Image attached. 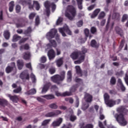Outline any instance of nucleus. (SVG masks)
Wrapping results in <instances>:
<instances>
[{"instance_id": "4be33fe9", "label": "nucleus", "mask_w": 128, "mask_h": 128, "mask_svg": "<svg viewBox=\"0 0 128 128\" xmlns=\"http://www.w3.org/2000/svg\"><path fill=\"white\" fill-rule=\"evenodd\" d=\"M14 2L12 1L9 4V10L10 12L14 10Z\"/></svg>"}, {"instance_id": "b1692460", "label": "nucleus", "mask_w": 128, "mask_h": 128, "mask_svg": "<svg viewBox=\"0 0 128 128\" xmlns=\"http://www.w3.org/2000/svg\"><path fill=\"white\" fill-rule=\"evenodd\" d=\"M104 96L105 104H108V100H110V96L108 95V93H105Z\"/></svg>"}, {"instance_id": "79ce46f5", "label": "nucleus", "mask_w": 128, "mask_h": 128, "mask_svg": "<svg viewBox=\"0 0 128 128\" xmlns=\"http://www.w3.org/2000/svg\"><path fill=\"white\" fill-rule=\"evenodd\" d=\"M0 104H8V101L4 99H0Z\"/></svg>"}, {"instance_id": "69168bd1", "label": "nucleus", "mask_w": 128, "mask_h": 128, "mask_svg": "<svg viewBox=\"0 0 128 128\" xmlns=\"http://www.w3.org/2000/svg\"><path fill=\"white\" fill-rule=\"evenodd\" d=\"M16 12H20V6L18 5L16 6Z\"/></svg>"}, {"instance_id": "6e6d98bb", "label": "nucleus", "mask_w": 128, "mask_h": 128, "mask_svg": "<svg viewBox=\"0 0 128 128\" xmlns=\"http://www.w3.org/2000/svg\"><path fill=\"white\" fill-rule=\"evenodd\" d=\"M116 82V78H114V77H112L110 81L111 84H115Z\"/></svg>"}, {"instance_id": "393cba45", "label": "nucleus", "mask_w": 128, "mask_h": 128, "mask_svg": "<svg viewBox=\"0 0 128 128\" xmlns=\"http://www.w3.org/2000/svg\"><path fill=\"white\" fill-rule=\"evenodd\" d=\"M80 10H82V0H76Z\"/></svg>"}, {"instance_id": "0e129e2a", "label": "nucleus", "mask_w": 128, "mask_h": 128, "mask_svg": "<svg viewBox=\"0 0 128 128\" xmlns=\"http://www.w3.org/2000/svg\"><path fill=\"white\" fill-rule=\"evenodd\" d=\"M52 126H58L60 125H59L58 123V122L56 121H54L52 123Z\"/></svg>"}, {"instance_id": "37998d69", "label": "nucleus", "mask_w": 128, "mask_h": 128, "mask_svg": "<svg viewBox=\"0 0 128 128\" xmlns=\"http://www.w3.org/2000/svg\"><path fill=\"white\" fill-rule=\"evenodd\" d=\"M89 106L88 104L86 103L85 104H83L82 106V110H86V108H88Z\"/></svg>"}, {"instance_id": "c03bdc74", "label": "nucleus", "mask_w": 128, "mask_h": 128, "mask_svg": "<svg viewBox=\"0 0 128 128\" xmlns=\"http://www.w3.org/2000/svg\"><path fill=\"white\" fill-rule=\"evenodd\" d=\"M62 22V18L59 17L58 18L56 22L57 26L60 24V23Z\"/></svg>"}, {"instance_id": "f257e3e1", "label": "nucleus", "mask_w": 128, "mask_h": 128, "mask_svg": "<svg viewBox=\"0 0 128 128\" xmlns=\"http://www.w3.org/2000/svg\"><path fill=\"white\" fill-rule=\"evenodd\" d=\"M58 32V30L56 29H52L47 33L46 35V38L48 40H49L50 44H48L46 46V50H50L53 46V48H56V42L54 41V40H52V38H54V36H56V40H58V36L56 34Z\"/></svg>"}, {"instance_id": "2f4dec72", "label": "nucleus", "mask_w": 128, "mask_h": 128, "mask_svg": "<svg viewBox=\"0 0 128 128\" xmlns=\"http://www.w3.org/2000/svg\"><path fill=\"white\" fill-rule=\"evenodd\" d=\"M34 6H35L36 10H40V4H38V1H34Z\"/></svg>"}, {"instance_id": "5fc2aeb1", "label": "nucleus", "mask_w": 128, "mask_h": 128, "mask_svg": "<svg viewBox=\"0 0 128 128\" xmlns=\"http://www.w3.org/2000/svg\"><path fill=\"white\" fill-rule=\"evenodd\" d=\"M65 100H66V102H69L70 104L74 103V99H72V98H66Z\"/></svg>"}, {"instance_id": "58836bf2", "label": "nucleus", "mask_w": 128, "mask_h": 128, "mask_svg": "<svg viewBox=\"0 0 128 128\" xmlns=\"http://www.w3.org/2000/svg\"><path fill=\"white\" fill-rule=\"evenodd\" d=\"M50 122V120H46L42 122V126H46V124H48Z\"/></svg>"}, {"instance_id": "39448f33", "label": "nucleus", "mask_w": 128, "mask_h": 128, "mask_svg": "<svg viewBox=\"0 0 128 128\" xmlns=\"http://www.w3.org/2000/svg\"><path fill=\"white\" fill-rule=\"evenodd\" d=\"M66 76V72L63 71L61 72V75L60 76L58 74H56L51 77V80L53 82H55L56 84H60L62 80H64Z\"/></svg>"}, {"instance_id": "4c0bfd02", "label": "nucleus", "mask_w": 128, "mask_h": 128, "mask_svg": "<svg viewBox=\"0 0 128 128\" xmlns=\"http://www.w3.org/2000/svg\"><path fill=\"white\" fill-rule=\"evenodd\" d=\"M38 68H40V70H42V68H45L46 70H48V65H44L42 64H39Z\"/></svg>"}, {"instance_id": "c9c22d12", "label": "nucleus", "mask_w": 128, "mask_h": 128, "mask_svg": "<svg viewBox=\"0 0 128 128\" xmlns=\"http://www.w3.org/2000/svg\"><path fill=\"white\" fill-rule=\"evenodd\" d=\"M105 16H106V13H104V12H100V14L98 16V19L102 20V18H104Z\"/></svg>"}, {"instance_id": "412c9836", "label": "nucleus", "mask_w": 128, "mask_h": 128, "mask_svg": "<svg viewBox=\"0 0 128 128\" xmlns=\"http://www.w3.org/2000/svg\"><path fill=\"white\" fill-rule=\"evenodd\" d=\"M20 38H22V37H20V36H19L17 34H15L13 36L12 42H18V40H20Z\"/></svg>"}, {"instance_id": "e2e57ef3", "label": "nucleus", "mask_w": 128, "mask_h": 128, "mask_svg": "<svg viewBox=\"0 0 128 128\" xmlns=\"http://www.w3.org/2000/svg\"><path fill=\"white\" fill-rule=\"evenodd\" d=\"M51 6H52V12H54V10H56V4H54L52 3L51 4Z\"/></svg>"}, {"instance_id": "09e8293b", "label": "nucleus", "mask_w": 128, "mask_h": 128, "mask_svg": "<svg viewBox=\"0 0 128 128\" xmlns=\"http://www.w3.org/2000/svg\"><path fill=\"white\" fill-rule=\"evenodd\" d=\"M30 78L32 80V82H36V76L33 74H32L30 75Z\"/></svg>"}, {"instance_id": "1a4fd4ad", "label": "nucleus", "mask_w": 128, "mask_h": 128, "mask_svg": "<svg viewBox=\"0 0 128 128\" xmlns=\"http://www.w3.org/2000/svg\"><path fill=\"white\" fill-rule=\"evenodd\" d=\"M6 96L9 98L10 100H12V102H18V97L16 95L12 96L10 94H7Z\"/></svg>"}, {"instance_id": "f3484780", "label": "nucleus", "mask_w": 128, "mask_h": 128, "mask_svg": "<svg viewBox=\"0 0 128 128\" xmlns=\"http://www.w3.org/2000/svg\"><path fill=\"white\" fill-rule=\"evenodd\" d=\"M36 94V90L34 88L32 89L29 91L25 92V94L26 96H30V94Z\"/></svg>"}, {"instance_id": "473e14b6", "label": "nucleus", "mask_w": 128, "mask_h": 128, "mask_svg": "<svg viewBox=\"0 0 128 128\" xmlns=\"http://www.w3.org/2000/svg\"><path fill=\"white\" fill-rule=\"evenodd\" d=\"M49 108H52L53 110H56L58 106L56 105V104L53 103L49 105Z\"/></svg>"}, {"instance_id": "e433bc0d", "label": "nucleus", "mask_w": 128, "mask_h": 128, "mask_svg": "<svg viewBox=\"0 0 128 128\" xmlns=\"http://www.w3.org/2000/svg\"><path fill=\"white\" fill-rule=\"evenodd\" d=\"M102 108H100V120H104V114H102Z\"/></svg>"}, {"instance_id": "4468645a", "label": "nucleus", "mask_w": 128, "mask_h": 128, "mask_svg": "<svg viewBox=\"0 0 128 128\" xmlns=\"http://www.w3.org/2000/svg\"><path fill=\"white\" fill-rule=\"evenodd\" d=\"M105 104L108 106H109V108H112L116 104V102L112 100H110L107 101V103Z\"/></svg>"}, {"instance_id": "cd10ccee", "label": "nucleus", "mask_w": 128, "mask_h": 128, "mask_svg": "<svg viewBox=\"0 0 128 128\" xmlns=\"http://www.w3.org/2000/svg\"><path fill=\"white\" fill-rule=\"evenodd\" d=\"M30 46L28 44H26L24 46H20V50H28Z\"/></svg>"}, {"instance_id": "de8ad7c7", "label": "nucleus", "mask_w": 128, "mask_h": 128, "mask_svg": "<svg viewBox=\"0 0 128 128\" xmlns=\"http://www.w3.org/2000/svg\"><path fill=\"white\" fill-rule=\"evenodd\" d=\"M128 14H124L123 15V16L122 18V22H126V20H128Z\"/></svg>"}, {"instance_id": "dca6fc26", "label": "nucleus", "mask_w": 128, "mask_h": 128, "mask_svg": "<svg viewBox=\"0 0 128 128\" xmlns=\"http://www.w3.org/2000/svg\"><path fill=\"white\" fill-rule=\"evenodd\" d=\"M17 66L18 70H22L24 68V62L22 60H17Z\"/></svg>"}, {"instance_id": "13d9d810", "label": "nucleus", "mask_w": 128, "mask_h": 128, "mask_svg": "<svg viewBox=\"0 0 128 128\" xmlns=\"http://www.w3.org/2000/svg\"><path fill=\"white\" fill-rule=\"evenodd\" d=\"M90 30L92 34H96V27H92Z\"/></svg>"}, {"instance_id": "ea45409f", "label": "nucleus", "mask_w": 128, "mask_h": 128, "mask_svg": "<svg viewBox=\"0 0 128 128\" xmlns=\"http://www.w3.org/2000/svg\"><path fill=\"white\" fill-rule=\"evenodd\" d=\"M49 72L50 74H54L56 72V68H54V67L50 68L49 70Z\"/></svg>"}, {"instance_id": "3c124183", "label": "nucleus", "mask_w": 128, "mask_h": 128, "mask_svg": "<svg viewBox=\"0 0 128 128\" xmlns=\"http://www.w3.org/2000/svg\"><path fill=\"white\" fill-rule=\"evenodd\" d=\"M35 22L36 26H38V24H40V17H38V16H36Z\"/></svg>"}, {"instance_id": "4d7b16f0", "label": "nucleus", "mask_w": 128, "mask_h": 128, "mask_svg": "<svg viewBox=\"0 0 128 128\" xmlns=\"http://www.w3.org/2000/svg\"><path fill=\"white\" fill-rule=\"evenodd\" d=\"M36 16V13H31L29 15V18L30 20H34V18Z\"/></svg>"}, {"instance_id": "c756f323", "label": "nucleus", "mask_w": 128, "mask_h": 128, "mask_svg": "<svg viewBox=\"0 0 128 128\" xmlns=\"http://www.w3.org/2000/svg\"><path fill=\"white\" fill-rule=\"evenodd\" d=\"M4 36L6 40L10 38V34L8 30H6L4 32Z\"/></svg>"}, {"instance_id": "680f3d73", "label": "nucleus", "mask_w": 128, "mask_h": 128, "mask_svg": "<svg viewBox=\"0 0 128 128\" xmlns=\"http://www.w3.org/2000/svg\"><path fill=\"white\" fill-rule=\"evenodd\" d=\"M84 32L86 36H88V34H90V30H88V29L86 28L84 30Z\"/></svg>"}, {"instance_id": "6ab92c4d", "label": "nucleus", "mask_w": 128, "mask_h": 128, "mask_svg": "<svg viewBox=\"0 0 128 128\" xmlns=\"http://www.w3.org/2000/svg\"><path fill=\"white\" fill-rule=\"evenodd\" d=\"M50 84H49L44 86L43 87L42 90V94H46V92H48V88H50Z\"/></svg>"}, {"instance_id": "ddd939ff", "label": "nucleus", "mask_w": 128, "mask_h": 128, "mask_svg": "<svg viewBox=\"0 0 128 128\" xmlns=\"http://www.w3.org/2000/svg\"><path fill=\"white\" fill-rule=\"evenodd\" d=\"M100 8H97V9L95 10L94 11L92 14H91V16H90L91 18H94L97 16L100 13Z\"/></svg>"}, {"instance_id": "f704fd0d", "label": "nucleus", "mask_w": 128, "mask_h": 128, "mask_svg": "<svg viewBox=\"0 0 128 128\" xmlns=\"http://www.w3.org/2000/svg\"><path fill=\"white\" fill-rule=\"evenodd\" d=\"M80 128H94V125L92 124H88L84 126V124H83Z\"/></svg>"}, {"instance_id": "423d86ee", "label": "nucleus", "mask_w": 128, "mask_h": 128, "mask_svg": "<svg viewBox=\"0 0 128 128\" xmlns=\"http://www.w3.org/2000/svg\"><path fill=\"white\" fill-rule=\"evenodd\" d=\"M59 32L62 34V36H66V35L65 34L64 32L68 34L69 36H72V31L68 28V26L65 25L62 28H58Z\"/></svg>"}, {"instance_id": "bb28decb", "label": "nucleus", "mask_w": 128, "mask_h": 128, "mask_svg": "<svg viewBox=\"0 0 128 128\" xmlns=\"http://www.w3.org/2000/svg\"><path fill=\"white\" fill-rule=\"evenodd\" d=\"M75 68L76 70V72L78 74H80L82 76V70H80V67L78 66H76Z\"/></svg>"}, {"instance_id": "a878e982", "label": "nucleus", "mask_w": 128, "mask_h": 128, "mask_svg": "<svg viewBox=\"0 0 128 128\" xmlns=\"http://www.w3.org/2000/svg\"><path fill=\"white\" fill-rule=\"evenodd\" d=\"M67 81L72 82V72L68 71L67 73Z\"/></svg>"}, {"instance_id": "f8f14e48", "label": "nucleus", "mask_w": 128, "mask_h": 128, "mask_svg": "<svg viewBox=\"0 0 128 128\" xmlns=\"http://www.w3.org/2000/svg\"><path fill=\"white\" fill-rule=\"evenodd\" d=\"M84 100L86 102H92V96L86 93L85 94Z\"/></svg>"}, {"instance_id": "7ed1b4c3", "label": "nucleus", "mask_w": 128, "mask_h": 128, "mask_svg": "<svg viewBox=\"0 0 128 128\" xmlns=\"http://www.w3.org/2000/svg\"><path fill=\"white\" fill-rule=\"evenodd\" d=\"M86 52V49L83 48L82 53L80 52H74L70 55L72 60H78L74 61L75 64H80L84 60V54Z\"/></svg>"}, {"instance_id": "bf43d9fd", "label": "nucleus", "mask_w": 128, "mask_h": 128, "mask_svg": "<svg viewBox=\"0 0 128 128\" xmlns=\"http://www.w3.org/2000/svg\"><path fill=\"white\" fill-rule=\"evenodd\" d=\"M62 120H63L62 118H60L56 120V122H58V124H59V126H60V124L62 122Z\"/></svg>"}, {"instance_id": "20e7f679", "label": "nucleus", "mask_w": 128, "mask_h": 128, "mask_svg": "<svg viewBox=\"0 0 128 128\" xmlns=\"http://www.w3.org/2000/svg\"><path fill=\"white\" fill-rule=\"evenodd\" d=\"M75 16H76V8L72 6H68L65 12L66 18H68L70 20H74V18Z\"/></svg>"}, {"instance_id": "72a5a7b5", "label": "nucleus", "mask_w": 128, "mask_h": 128, "mask_svg": "<svg viewBox=\"0 0 128 128\" xmlns=\"http://www.w3.org/2000/svg\"><path fill=\"white\" fill-rule=\"evenodd\" d=\"M58 66H60L62 65V58H60L56 62Z\"/></svg>"}, {"instance_id": "a18cd8bd", "label": "nucleus", "mask_w": 128, "mask_h": 128, "mask_svg": "<svg viewBox=\"0 0 128 128\" xmlns=\"http://www.w3.org/2000/svg\"><path fill=\"white\" fill-rule=\"evenodd\" d=\"M70 120L71 122H74L76 120V116L74 115H71L70 116Z\"/></svg>"}, {"instance_id": "c85d7f7f", "label": "nucleus", "mask_w": 128, "mask_h": 128, "mask_svg": "<svg viewBox=\"0 0 128 128\" xmlns=\"http://www.w3.org/2000/svg\"><path fill=\"white\" fill-rule=\"evenodd\" d=\"M45 116H46V118L54 117V112H49L45 115Z\"/></svg>"}, {"instance_id": "864d4df0", "label": "nucleus", "mask_w": 128, "mask_h": 128, "mask_svg": "<svg viewBox=\"0 0 128 128\" xmlns=\"http://www.w3.org/2000/svg\"><path fill=\"white\" fill-rule=\"evenodd\" d=\"M86 40V38L79 39L78 42H80V44H84Z\"/></svg>"}, {"instance_id": "a19ab883", "label": "nucleus", "mask_w": 128, "mask_h": 128, "mask_svg": "<svg viewBox=\"0 0 128 128\" xmlns=\"http://www.w3.org/2000/svg\"><path fill=\"white\" fill-rule=\"evenodd\" d=\"M54 112V116H58V114H62V111L60 110H56Z\"/></svg>"}, {"instance_id": "5701e85b", "label": "nucleus", "mask_w": 128, "mask_h": 128, "mask_svg": "<svg viewBox=\"0 0 128 128\" xmlns=\"http://www.w3.org/2000/svg\"><path fill=\"white\" fill-rule=\"evenodd\" d=\"M116 32L118 34H120V36H122V30L118 27H116L115 28Z\"/></svg>"}, {"instance_id": "774afa93", "label": "nucleus", "mask_w": 128, "mask_h": 128, "mask_svg": "<svg viewBox=\"0 0 128 128\" xmlns=\"http://www.w3.org/2000/svg\"><path fill=\"white\" fill-rule=\"evenodd\" d=\"M124 80H125L126 84L128 85V74H126V76L124 78Z\"/></svg>"}, {"instance_id": "9b49d317", "label": "nucleus", "mask_w": 128, "mask_h": 128, "mask_svg": "<svg viewBox=\"0 0 128 128\" xmlns=\"http://www.w3.org/2000/svg\"><path fill=\"white\" fill-rule=\"evenodd\" d=\"M20 78L22 80H28V78H30V76H28V71L25 70L21 73L20 74Z\"/></svg>"}, {"instance_id": "aec40b11", "label": "nucleus", "mask_w": 128, "mask_h": 128, "mask_svg": "<svg viewBox=\"0 0 128 128\" xmlns=\"http://www.w3.org/2000/svg\"><path fill=\"white\" fill-rule=\"evenodd\" d=\"M42 98H46V100H52V98H54V96L52 94L44 95L42 96Z\"/></svg>"}, {"instance_id": "0eeeda50", "label": "nucleus", "mask_w": 128, "mask_h": 128, "mask_svg": "<svg viewBox=\"0 0 128 128\" xmlns=\"http://www.w3.org/2000/svg\"><path fill=\"white\" fill-rule=\"evenodd\" d=\"M6 72L7 74H10L11 72H16V63L12 62L6 68Z\"/></svg>"}, {"instance_id": "f03ea898", "label": "nucleus", "mask_w": 128, "mask_h": 128, "mask_svg": "<svg viewBox=\"0 0 128 128\" xmlns=\"http://www.w3.org/2000/svg\"><path fill=\"white\" fill-rule=\"evenodd\" d=\"M117 112L118 114H116L114 115L116 120L120 124V126H126L128 124V122L124 119V114H124L126 112V109H125L124 107L120 106L117 108Z\"/></svg>"}, {"instance_id": "052dcab7", "label": "nucleus", "mask_w": 128, "mask_h": 128, "mask_svg": "<svg viewBox=\"0 0 128 128\" xmlns=\"http://www.w3.org/2000/svg\"><path fill=\"white\" fill-rule=\"evenodd\" d=\"M96 6V4H92L88 8V10H94V7Z\"/></svg>"}, {"instance_id": "49530a36", "label": "nucleus", "mask_w": 128, "mask_h": 128, "mask_svg": "<svg viewBox=\"0 0 128 128\" xmlns=\"http://www.w3.org/2000/svg\"><path fill=\"white\" fill-rule=\"evenodd\" d=\"M40 62H42L43 64L46 62V57L44 56H42V57H41L40 59Z\"/></svg>"}, {"instance_id": "6e6552de", "label": "nucleus", "mask_w": 128, "mask_h": 128, "mask_svg": "<svg viewBox=\"0 0 128 128\" xmlns=\"http://www.w3.org/2000/svg\"><path fill=\"white\" fill-rule=\"evenodd\" d=\"M44 6L46 8L45 12H44V14L47 16H49L50 14V2L46 1L44 4Z\"/></svg>"}, {"instance_id": "a211bd4d", "label": "nucleus", "mask_w": 128, "mask_h": 128, "mask_svg": "<svg viewBox=\"0 0 128 128\" xmlns=\"http://www.w3.org/2000/svg\"><path fill=\"white\" fill-rule=\"evenodd\" d=\"M90 46L92 48H98V44L96 42V41L94 40H92L90 42Z\"/></svg>"}, {"instance_id": "8fccbe9b", "label": "nucleus", "mask_w": 128, "mask_h": 128, "mask_svg": "<svg viewBox=\"0 0 128 128\" xmlns=\"http://www.w3.org/2000/svg\"><path fill=\"white\" fill-rule=\"evenodd\" d=\"M114 26V23L112 24V26H110L108 25V22L106 26V30H112V27Z\"/></svg>"}, {"instance_id": "9d476101", "label": "nucleus", "mask_w": 128, "mask_h": 128, "mask_svg": "<svg viewBox=\"0 0 128 128\" xmlns=\"http://www.w3.org/2000/svg\"><path fill=\"white\" fill-rule=\"evenodd\" d=\"M48 56L50 60L54 58H56V52H54V50L52 49L50 50L48 52Z\"/></svg>"}, {"instance_id": "7c9ffc66", "label": "nucleus", "mask_w": 128, "mask_h": 128, "mask_svg": "<svg viewBox=\"0 0 128 128\" xmlns=\"http://www.w3.org/2000/svg\"><path fill=\"white\" fill-rule=\"evenodd\" d=\"M30 52H28L24 54V60H30Z\"/></svg>"}, {"instance_id": "603ef678", "label": "nucleus", "mask_w": 128, "mask_h": 128, "mask_svg": "<svg viewBox=\"0 0 128 128\" xmlns=\"http://www.w3.org/2000/svg\"><path fill=\"white\" fill-rule=\"evenodd\" d=\"M22 91V88L20 87H19L18 88L14 90V92L15 94H18L19 92H20Z\"/></svg>"}, {"instance_id": "338daca9", "label": "nucleus", "mask_w": 128, "mask_h": 128, "mask_svg": "<svg viewBox=\"0 0 128 128\" xmlns=\"http://www.w3.org/2000/svg\"><path fill=\"white\" fill-rule=\"evenodd\" d=\"M82 20H80L79 21L78 23H77V26H78L79 28H80V26H82Z\"/></svg>"}, {"instance_id": "2eb2a0df", "label": "nucleus", "mask_w": 128, "mask_h": 128, "mask_svg": "<svg viewBox=\"0 0 128 128\" xmlns=\"http://www.w3.org/2000/svg\"><path fill=\"white\" fill-rule=\"evenodd\" d=\"M118 86L120 88V89L122 90V92H124V90H126V87L124 86L122 82V80L120 79L118 80Z\"/></svg>"}]
</instances>
